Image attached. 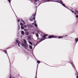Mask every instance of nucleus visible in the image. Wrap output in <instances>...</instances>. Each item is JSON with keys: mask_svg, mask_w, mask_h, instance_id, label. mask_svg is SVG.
<instances>
[{"mask_svg": "<svg viewBox=\"0 0 78 78\" xmlns=\"http://www.w3.org/2000/svg\"><path fill=\"white\" fill-rule=\"evenodd\" d=\"M36 15V13H35V14H33L32 15V16L33 17V18L32 17H30L29 19V20H30V21H33V20H34V23H36V21L35 20Z\"/></svg>", "mask_w": 78, "mask_h": 78, "instance_id": "f257e3e1", "label": "nucleus"}, {"mask_svg": "<svg viewBox=\"0 0 78 78\" xmlns=\"http://www.w3.org/2000/svg\"><path fill=\"white\" fill-rule=\"evenodd\" d=\"M23 41L24 42L25 44H26V45L25 44L22 43L21 44V45L23 47H24L26 49H27L28 48V44H27V41L25 39H24L23 40Z\"/></svg>", "mask_w": 78, "mask_h": 78, "instance_id": "f03ea898", "label": "nucleus"}, {"mask_svg": "<svg viewBox=\"0 0 78 78\" xmlns=\"http://www.w3.org/2000/svg\"><path fill=\"white\" fill-rule=\"evenodd\" d=\"M46 38H42L41 39L40 38L38 37L37 38V41H39V42L40 43L41 42V41H44V40H45Z\"/></svg>", "mask_w": 78, "mask_h": 78, "instance_id": "7ed1b4c3", "label": "nucleus"}, {"mask_svg": "<svg viewBox=\"0 0 78 78\" xmlns=\"http://www.w3.org/2000/svg\"><path fill=\"white\" fill-rule=\"evenodd\" d=\"M49 39H51V38H56V37L53 35H51L48 37Z\"/></svg>", "mask_w": 78, "mask_h": 78, "instance_id": "20e7f679", "label": "nucleus"}, {"mask_svg": "<svg viewBox=\"0 0 78 78\" xmlns=\"http://www.w3.org/2000/svg\"><path fill=\"white\" fill-rule=\"evenodd\" d=\"M47 36H48V35L45 34L43 36V39H44V38H46V37H47Z\"/></svg>", "mask_w": 78, "mask_h": 78, "instance_id": "39448f33", "label": "nucleus"}, {"mask_svg": "<svg viewBox=\"0 0 78 78\" xmlns=\"http://www.w3.org/2000/svg\"><path fill=\"white\" fill-rule=\"evenodd\" d=\"M29 47L30 49H33V47H32V46L30 45L29 46Z\"/></svg>", "mask_w": 78, "mask_h": 78, "instance_id": "423d86ee", "label": "nucleus"}, {"mask_svg": "<svg viewBox=\"0 0 78 78\" xmlns=\"http://www.w3.org/2000/svg\"><path fill=\"white\" fill-rule=\"evenodd\" d=\"M27 35H28L29 34V33L28 32H26L25 33Z\"/></svg>", "mask_w": 78, "mask_h": 78, "instance_id": "0eeeda50", "label": "nucleus"}, {"mask_svg": "<svg viewBox=\"0 0 78 78\" xmlns=\"http://www.w3.org/2000/svg\"><path fill=\"white\" fill-rule=\"evenodd\" d=\"M72 65L73 67L75 69V70H76V68H75V65L73 64H72Z\"/></svg>", "mask_w": 78, "mask_h": 78, "instance_id": "6e6552de", "label": "nucleus"}, {"mask_svg": "<svg viewBox=\"0 0 78 78\" xmlns=\"http://www.w3.org/2000/svg\"><path fill=\"white\" fill-rule=\"evenodd\" d=\"M21 34H25V33L24 32V31H21Z\"/></svg>", "mask_w": 78, "mask_h": 78, "instance_id": "1a4fd4ad", "label": "nucleus"}, {"mask_svg": "<svg viewBox=\"0 0 78 78\" xmlns=\"http://www.w3.org/2000/svg\"><path fill=\"white\" fill-rule=\"evenodd\" d=\"M75 75L76 76H78V72L76 71V73H75Z\"/></svg>", "mask_w": 78, "mask_h": 78, "instance_id": "9d476101", "label": "nucleus"}, {"mask_svg": "<svg viewBox=\"0 0 78 78\" xmlns=\"http://www.w3.org/2000/svg\"><path fill=\"white\" fill-rule=\"evenodd\" d=\"M35 35L37 37H39V34H35Z\"/></svg>", "mask_w": 78, "mask_h": 78, "instance_id": "9b49d317", "label": "nucleus"}, {"mask_svg": "<svg viewBox=\"0 0 78 78\" xmlns=\"http://www.w3.org/2000/svg\"><path fill=\"white\" fill-rule=\"evenodd\" d=\"M60 3H61V4H62V5L63 4V2L61 0H60Z\"/></svg>", "mask_w": 78, "mask_h": 78, "instance_id": "f8f14e48", "label": "nucleus"}, {"mask_svg": "<svg viewBox=\"0 0 78 78\" xmlns=\"http://www.w3.org/2000/svg\"><path fill=\"white\" fill-rule=\"evenodd\" d=\"M34 25H35V27H37V23H35V24H34Z\"/></svg>", "mask_w": 78, "mask_h": 78, "instance_id": "ddd939ff", "label": "nucleus"}, {"mask_svg": "<svg viewBox=\"0 0 78 78\" xmlns=\"http://www.w3.org/2000/svg\"><path fill=\"white\" fill-rule=\"evenodd\" d=\"M62 5L63 6H64V7H65V8H67V7H66V5H65V4H62Z\"/></svg>", "mask_w": 78, "mask_h": 78, "instance_id": "4468645a", "label": "nucleus"}, {"mask_svg": "<svg viewBox=\"0 0 78 78\" xmlns=\"http://www.w3.org/2000/svg\"><path fill=\"white\" fill-rule=\"evenodd\" d=\"M28 38L29 39H31V36L29 35L28 36Z\"/></svg>", "mask_w": 78, "mask_h": 78, "instance_id": "2eb2a0df", "label": "nucleus"}, {"mask_svg": "<svg viewBox=\"0 0 78 78\" xmlns=\"http://www.w3.org/2000/svg\"><path fill=\"white\" fill-rule=\"evenodd\" d=\"M29 43L30 44V45H33V44L31 42H30V41H29Z\"/></svg>", "mask_w": 78, "mask_h": 78, "instance_id": "dca6fc26", "label": "nucleus"}, {"mask_svg": "<svg viewBox=\"0 0 78 78\" xmlns=\"http://www.w3.org/2000/svg\"><path fill=\"white\" fill-rule=\"evenodd\" d=\"M62 37H62V36H59L58 37V38L59 39H60L61 38H62Z\"/></svg>", "mask_w": 78, "mask_h": 78, "instance_id": "f3484780", "label": "nucleus"}, {"mask_svg": "<svg viewBox=\"0 0 78 78\" xmlns=\"http://www.w3.org/2000/svg\"><path fill=\"white\" fill-rule=\"evenodd\" d=\"M20 25H21V27H23V23H20Z\"/></svg>", "mask_w": 78, "mask_h": 78, "instance_id": "a211bd4d", "label": "nucleus"}, {"mask_svg": "<svg viewBox=\"0 0 78 78\" xmlns=\"http://www.w3.org/2000/svg\"><path fill=\"white\" fill-rule=\"evenodd\" d=\"M46 2H51L50 0H45Z\"/></svg>", "mask_w": 78, "mask_h": 78, "instance_id": "6ab92c4d", "label": "nucleus"}, {"mask_svg": "<svg viewBox=\"0 0 78 78\" xmlns=\"http://www.w3.org/2000/svg\"><path fill=\"white\" fill-rule=\"evenodd\" d=\"M21 29L23 30V29H24V27L23 26H21Z\"/></svg>", "mask_w": 78, "mask_h": 78, "instance_id": "aec40b11", "label": "nucleus"}, {"mask_svg": "<svg viewBox=\"0 0 78 78\" xmlns=\"http://www.w3.org/2000/svg\"><path fill=\"white\" fill-rule=\"evenodd\" d=\"M16 43H19V40H16Z\"/></svg>", "mask_w": 78, "mask_h": 78, "instance_id": "412c9836", "label": "nucleus"}, {"mask_svg": "<svg viewBox=\"0 0 78 78\" xmlns=\"http://www.w3.org/2000/svg\"><path fill=\"white\" fill-rule=\"evenodd\" d=\"M37 63H38V64H40V61H37Z\"/></svg>", "mask_w": 78, "mask_h": 78, "instance_id": "4be33fe9", "label": "nucleus"}, {"mask_svg": "<svg viewBox=\"0 0 78 78\" xmlns=\"http://www.w3.org/2000/svg\"><path fill=\"white\" fill-rule=\"evenodd\" d=\"M17 20L18 22H20V20L19 19H17Z\"/></svg>", "mask_w": 78, "mask_h": 78, "instance_id": "5701e85b", "label": "nucleus"}, {"mask_svg": "<svg viewBox=\"0 0 78 78\" xmlns=\"http://www.w3.org/2000/svg\"><path fill=\"white\" fill-rule=\"evenodd\" d=\"M24 27L25 28H27V26H26V25H24Z\"/></svg>", "mask_w": 78, "mask_h": 78, "instance_id": "b1692460", "label": "nucleus"}, {"mask_svg": "<svg viewBox=\"0 0 78 78\" xmlns=\"http://www.w3.org/2000/svg\"><path fill=\"white\" fill-rule=\"evenodd\" d=\"M20 44V43H18V46H19V47H20V44Z\"/></svg>", "mask_w": 78, "mask_h": 78, "instance_id": "393cba45", "label": "nucleus"}, {"mask_svg": "<svg viewBox=\"0 0 78 78\" xmlns=\"http://www.w3.org/2000/svg\"><path fill=\"white\" fill-rule=\"evenodd\" d=\"M22 21V22H23V23L24 24H25V22H24V21Z\"/></svg>", "mask_w": 78, "mask_h": 78, "instance_id": "a878e982", "label": "nucleus"}, {"mask_svg": "<svg viewBox=\"0 0 78 78\" xmlns=\"http://www.w3.org/2000/svg\"><path fill=\"white\" fill-rule=\"evenodd\" d=\"M70 11H72V12H74V11L72 10H70Z\"/></svg>", "mask_w": 78, "mask_h": 78, "instance_id": "bb28decb", "label": "nucleus"}, {"mask_svg": "<svg viewBox=\"0 0 78 78\" xmlns=\"http://www.w3.org/2000/svg\"><path fill=\"white\" fill-rule=\"evenodd\" d=\"M74 13L75 15H78V13H76V12H74Z\"/></svg>", "mask_w": 78, "mask_h": 78, "instance_id": "cd10ccee", "label": "nucleus"}, {"mask_svg": "<svg viewBox=\"0 0 78 78\" xmlns=\"http://www.w3.org/2000/svg\"><path fill=\"white\" fill-rule=\"evenodd\" d=\"M76 18H78V15L76 16Z\"/></svg>", "mask_w": 78, "mask_h": 78, "instance_id": "c85d7f7f", "label": "nucleus"}, {"mask_svg": "<svg viewBox=\"0 0 78 78\" xmlns=\"http://www.w3.org/2000/svg\"><path fill=\"white\" fill-rule=\"evenodd\" d=\"M4 52H5V53H7V52H6V51H5Z\"/></svg>", "mask_w": 78, "mask_h": 78, "instance_id": "c756f323", "label": "nucleus"}, {"mask_svg": "<svg viewBox=\"0 0 78 78\" xmlns=\"http://www.w3.org/2000/svg\"><path fill=\"white\" fill-rule=\"evenodd\" d=\"M76 12L77 13V14H78V11L76 10Z\"/></svg>", "mask_w": 78, "mask_h": 78, "instance_id": "7c9ffc66", "label": "nucleus"}, {"mask_svg": "<svg viewBox=\"0 0 78 78\" xmlns=\"http://www.w3.org/2000/svg\"><path fill=\"white\" fill-rule=\"evenodd\" d=\"M35 2H37V0H34Z\"/></svg>", "mask_w": 78, "mask_h": 78, "instance_id": "2f4dec72", "label": "nucleus"}, {"mask_svg": "<svg viewBox=\"0 0 78 78\" xmlns=\"http://www.w3.org/2000/svg\"><path fill=\"white\" fill-rule=\"evenodd\" d=\"M76 77L77 78H78V75L77 76H76Z\"/></svg>", "mask_w": 78, "mask_h": 78, "instance_id": "473e14b6", "label": "nucleus"}, {"mask_svg": "<svg viewBox=\"0 0 78 78\" xmlns=\"http://www.w3.org/2000/svg\"><path fill=\"white\" fill-rule=\"evenodd\" d=\"M34 23H32V25H34Z\"/></svg>", "mask_w": 78, "mask_h": 78, "instance_id": "72a5a7b5", "label": "nucleus"}, {"mask_svg": "<svg viewBox=\"0 0 78 78\" xmlns=\"http://www.w3.org/2000/svg\"><path fill=\"white\" fill-rule=\"evenodd\" d=\"M29 27H31V25H30Z\"/></svg>", "mask_w": 78, "mask_h": 78, "instance_id": "f704fd0d", "label": "nucleus"}, {"mask_svg": "<svg viewBox=\"0 0 78 78\" xmlns=\"http://www.w3.org/2000/svg\"><path fill=\"white\" fill-rule=\"evenodd\" d=\"M33 34H34V32H33Z\"/></svg>", "mask_w": 78, "mask_h": 78, "instance_id": "c9c22d12", "label": "nucleus"}]
</instances>
